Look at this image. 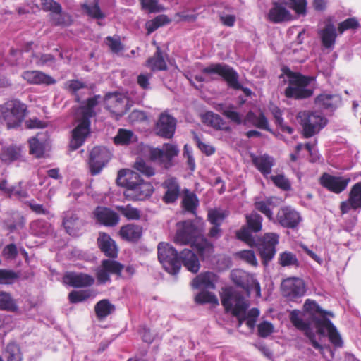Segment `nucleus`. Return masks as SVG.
Returning <instances> with one entry per match:
<instances>
[{"label":"nucleus","instance_id":"22","mask_svg":"<svg viewBox=\"0 0 361 361\" xmlns=\"http://www.w3.org/2000/svg\"><path fill=\"white\" fill-rule=\"evenodd\" d=\"M153 192V185L150 183L145 182L141 179L140 183L133 190L128 189L125 190L124 195L130 200H144L150 197Z\"/></svg>","mask_w":361,"mask_h":361},{"label":"nucleus","instance_id":"37","mask_svg":"<svg viewBox=\"0 0 361 361\" xmlns=\"http://www.w3.org/2000/svg\"><path fill=\"white\" fill-rule=\"evenodd\" d=\"M202 121L208 126L216 130L230 132L231 127L226 125V121L217 114L212 111L206 112L202 116Z\"/></svg>","mask_w":361,"mask_h":361},{"label":"nucleus","instance_id":"30","mask_svg":"<svg viewBox=\"0 0 361 361\" xmlns=\"http://www.w3.org/2000/svg\"><path fill=\"white\" fill-rule=\"evenodd\" d=\"M252 162L255 168L266 178L271 173L272 167L275 165L274 157L267 154L259 156L252 155Z\"/></svg>","mask_w":361,"mask_h":361},{"label":"nucleus","instance_id":"47","mask_svg":"<svg viewBox=\"0 0 361 361\" xmlns=\"http://www.w3.org/2000/svg\"><path fill=\"white\" fill-rule=\"evenodd\" d=\"M171 21V19L164 14L159 15L152 20L147 21L145 23V27L147 31V34L149 35L158 28L169 24Z\"/></svg>","mask_w":361,"mask_h":361},{"label":"nucleus","instance_id":"16","mask_svg":"<svg viewBox=\"0 0 361 361\" xmlns=\"http://www.w3.org/2000/svg\"><path fill=\"white\" fill-rule=\"evenodd\" d=\"M301 219L299 212L288 206L280 208L276 214L277 222L286 228H295Z\"/></svg>","mask_w":361,"mask_h":361},{"label":"nucleus","instance_id":"42","mask_svg":"<svg viewBox=\"0 0 361 361\" xmlns=\"http://www.w3.org/2000/svg\"><path fill=\"white\" fill-rule=\"evenodd\" d=\"M181 204L185 211L192 214H195L199 206V199L195 193L191 192L188 190H185Z\"/></svg>","mask_w":361,"mask_h":361},{"label":"nucleus","instance_id":"34","mask_svg":"<svg viewBox=\"0 0 361 361\" xmlns=\"http://www.w3.org/2000/svg\"><path fill=\"white\" fill-rule=\"evenodd\" d=\"M180 266L183 264L188 271L196 274L200 269V263L195 253L189 249H184L180 252Z\"/></svg>","mask_w":361,"mask_h":361},{"label":"nucleus","instance_id":"56","mask_svg":"<svg viewBox=\"0 0 361 361\" xmlns=\"http://www.w3.org/2000/svg\"><path fill=\"white\" fill-rule=\"evenodd\" d=\"M271 201L270 200L257 201L254 204L255 208L257 210L264 214L269 221H272L274 219V214L271 209Z\"/></svg>","mask_w":361,"mask_h":361},{"label":"nucleus","instance_id":"58","mask_svg":"<svg viewBox=\"0 0 361 361\" xmlns=\"http://www.w3.org/2000/svg\"><path fill=\"white\" fill-rule=\"evenodd\" d=\"M226 217V213L217 209H211L208 211L207 220L212 225L221 226Z\"/></svg>","mask_w":361,"mask_h":361},{"label":"nucleus","instance_id":"1","mask_svg":"<svg viewBox=\"0 0 361 361\" xmlns=\"http://www.w3.org/2000/svg\"><path fill=\"white\" fill-rule=\"evenodd\" d=\"M221 301L225 312H231L237 318L238 327L245 322L249 329L255 328L259 316V310L257 308H252L247 312L250 302L240 292L232 288H226L221 295Z\"/></svg>","mask_w":361,"mask_h":361},{"label":"nucleus","instance_id":"19","mask_svg":"<svg viewBox=\"0 0 361 361\" xmlns=\"http://www.w3.org/2000/svg\"><path fill=\"white\" fill-rule=\"evenodd\" d=\"M93 216L98 224L107 227H114L120 221L118 214L106 207H97L93 212Z\"/></svg>","mask_w":361,"mask_h":361},{"label":"nucleus","instance_id":"64","mask_svg":"<svg viewBox=\"0 0 361 361\" xmlns=\"http://www.w3.org/2000/svg\"><path fill=\"white\" fill-rule=\"evenodd\" d=\"M106 43L113 53H118L123 49L119 36L114 37L108 36L105 39Z\"/></svg>","mask_w":361,"mask_h":361},{"label":"nucleus","instance_id":"45","mask_svg":"<svg viewBox=\"0 0 361 361\" xmlns=\"http://www.w3.org/2000/svg\"><path fill=\"white\" fill-rule=\"evenodd\" d=\"M4 357L6 361H23L21 348L18 344L14 342H11L6 345Z\"/></svg>","mask_w":361,"mask_h":361},{"label":"nucleus","instance_id":"43","mask_svg":"<svg viewBox=\"0 0 361 361\" xmlns=\"http://www.w3.org/2000/svg\"><path fill=\"white\" fill-rule=\"evenodd\" d=\"M116 310L114 305L109 300L103 299L97 302L94 306V312L99 320H102L114 312Z\"/></svg>","mask_w":361,"mask_h":361},{"label":"nucleus","instance_id":"49","mask_svg":"<svg viewBox=\"0 0 361 361\" xmlns=\"http://www.w3.org/2000/svg\"><path fill=\"white\" fill-rule=\"evenodd\" d=\"M164 156V168L169 169L173 166L172 159L178 154L179 150L175 145L166 143L163 145Z\"/></svg>","mask_w":361,"mask_h":361},{"label":"nucleus","instance_id":"12","mask_svg":"<svg viewBox=\"0 0 361 361\" xmlns=\"http://www.w3.org/2000/svg\"><path fill=\"white\" fill-rule=\"evenodd\" d=\"M176 227L177 230L174 236V243L177 245H192L200 234L198 228L191 221L178 222Z\"/></svg>","mask_w":361,"mask_h":361},{"label":"nucleus","instance_id":"39","mask_svg":"<svg viewBox=\"0 0 361 361\" xmlns=\"http://www.w3.org/2000/svg\"><path fill=\"white\" fill-rule=\"evenodd\" d=\"M22 157V147L17 145H11L4 147L0 152L1 161L9 164L15 161L20 160Z\"/></svg>","mask_w":361,"mask_h":361},{"label":"nucleus","instance_id":"31","mask_svg":"<svg viewBox=\"0 0 361 361\" xmlns=\"http://www.w3.org/2000/svg\"><path fill=\"white\" fill-rule=\"evenodd\" d=\"M128 98L121 94H116L111 98L108 104V109L118 116H122L127 113L128 106Z\"/></svg>","mask_w":361,"mask_h":361},{"label":"nucleus","instance_id":"48","mask_svg":"<svg viewBox=\"0 0 361 361\" xmlns=\"http://www.w3.org/2000/svg\"><path fill=\"white\" fill-rule=\"evenodd\" d=\"M116 209L128 220H139L141 217L140 211L131 204L116 206Z\"/></svg>","mask_w":361,"mask_h":361},{"label":"nucleus","instance_id":"53","mask_svg":"<svg viewBox=\"0 0 361 361\" xmlns=\"http://www.w3.org/2000/svg\"><path fill=\"white\" fill-rule=\"evenodd\" d=\"M284 4L290 8L293 9L297 14L305 16L307 13V1L306 0H283Z\"/></svg>","mask_w":361,"mask_h":361},{"label":"nucleus","instance_id":"32","mask_svg":"<svg viewBox=\"0 0 361 361\" xmlns=\"http://www.w3.org/2000/svg\"><path fill=\"white\" fill-rule=\"evenodd\" d=\"M191 247L197 251L202 260L210 257L214 252V245L201 234L194 240Z\"/></svg>","mask_w":361,"mask_h":361},{"label":"nucleus","instance_id":"46","mask_svg":"<svg viewBox=\"0 0 361 361\" xmlns=\"http://www.w3.org/2000/svg\"><path fill=\"white\" fill-rule=\"evenodd\" d=\"M81 8L89 17L100 20L105 18V14L101 11L99 0H94L92 4H82Z\"/></svg>","mask_w":361,"mask_h":361},{"label":"nucleus","instance_id":"17","mask_svg":"<svg viewBox=\"0 0 361 361\" xmlns=\"http://www.w3.org/2000/svg\"><path fill=\"white\" fill-rule=\"evenodd\" d=\"M349 182L350 178L335 176L327 173H324L319 178V183L322 187L336 194H339L344 191Z\"/></svg>","mask_w":361,"mask_h":361},{"label":"nucleus","instance_id":"33","mask_svg":"<svg viewBox=\"0 0 361 361\" xmlns=\"http://www.w3.org/2000/svg\"><path fill=\"white\" fill-rule=\"evenodd\" d=\"M267 20L273 23H280L291 20L292 15L281 4L274 2V6L269 11Z\"/></svg>","mask_w":361,"mask_h":361},{"label":"nucleus","instance_id":"60","mask_svg":"<svg viewBox=\"0 0 361 361\" xmlns=\"http://www.w3.org/2000/svg\"><path fill=\"white\" fill-rule=\"evenodd\" d=\"M270 179L277 188L281 189L282 190L289 191L291 190V183L283 174L271 176Z\"/></svg>","mask_w":361,"mask_h":361},{"label":"nucleus","instance_id":"4","mask_svg":"<svg viewBox=\"0 0 361 361\" xmlns=\"http://www.w3.org/2000/svg\"><path fill=\"white\" fill-rule=\"evenodd\" d=\"M297 117L300 119L304 138H310L318 134L328 123V120L321 113L310 110L300 111Z\"/></svg>","mask_w":361,"mask_h":361},{"label":"nucleus","instance_id":"18","mask_svg":"<svg viewBox=\"0 0 361 361\" xmlns=\"http://www.w3.org/2000/svg\"><path fill=\"white\" fill-rule=\"evenodd\" d=\"M325 330L327 331L329 341L335 347H341L343 345L341 335L333 323L328 318L317 320V333L324 337L325 336Z\"/></svg>","mask_w":361,"mask_h":361},{"label":"nucleus","instance_id":"62","mask_svg":"<svg viewBox=\"0 0 361 361\" xmlns=\"http://www.w3.org/2000/svg\"><path fill=\"white\" fill-rule=\"evenodd\" d=\"M42 9L45 12L61 13L62 7L59 3L54 0H41Z\"/></svg>","mask_w":361,"mask_h":361},{"label":"nucleus","instance_id":"27","mask_svg":"<svg viewBox=\"0 0 361 361\" xmlns=\"http://www.w3.org/2000/svg\"><path fill=\"white\" fill-rule=\"evenodd\" d=\"M143 227L138 224H128L121 227L118 234L126 241L138 242L142 236Z\"/></svg>","mask_w":361,"mask_h":361},{"label":"nucleus","instance_id":"29","mask_svg":"<svg viewBox=\"0 0 361 361\" xmlns=\"http://www.w3.org/2000/svg\"><path fill=\"white\" fill-rule=\"evenodd\" d=\"M22 77L30 84L49 85L56 83L55 79L40 71H25Z\"/></svg>","mask_w":361,"mask_h":361},{"label":"nucleus","instance_id":"25","mask_svg":"<svg viewBox=\"0 0 361 361\" xmlns=\"http://www.w3.org/2000/svg\"><path fill=\"white\" fill-rule=\"evenodd\" d=\"M98 247L104 255L109 258L116 259L118 251L116 242L106 233H99L97 240Z\"/></svg>","mask_w":361,"mask_h":361},{"label":"nucleus","instance_id":"36","mask_svg":"<svg viewBox=\"0 0 361 361\" xmlns=\"http://www.w3.org/2000/svg\"><path fill=\"white\" fill-rule=\"evenodd\" d=\"M217 276L211 271H205L195 277L191 283L195 289L204 288L206 289H214Z\"/></svg>","mask_w":361,"mask_h":361},{"label":"nucleus","instance_id":"11","mask_svg":"<svg viewBox=\"0 0 361 361\" xmlns=\"http://www.w3.org/2000/svg\"><path fill=\"white\" fill-rule=\"evenodd\" d=\"M279 240V235L278 234L267 233L256 241V245L254 247H257L264 264H268L274 258Z\"/></svg>","mask_w":361,"mask_h":361},{"label":"nucleus","instance_id":"51","mask_svg":"<svg viewBox=\"0 0 361 361\" xmlns=\"http://www.w3.org/2000/svg\"><path fill=\"white\" fill-rule=\"evenodd\" d=\"M92 295L90 290H72L68 294V300L71 304H76L83 302Z\"/></svg>","mask_w":361,"mask_h":361},{"label":"nucleus","instance_id":"14","mask_svg":"<svg viewBox=\"0 0 361 361\" xmlns=\"http://www.w3.org/2000/svg\"><path fill=\"white\" fill-rule=\"evenodd\" d=\"M90 120L83 117L80 118L78 124L72 130L71 140L69 143V148L71 151L78 149L84 144L90 133Z\"/></svg>","mask_w":361,"mask_h":361},{"label":"nucleus","instance_id":"20","mask_svg":"<svg viewBox=\"0 0 361 361\" xmlns=\"http://www.w3.org/2000/svg\"><path fill=\"white\" fill-rule=\"evenodd\" d=\"M300 312L298 310H293L290 314V320L291 323L298 329L305 331L306 336L309 338L311 345L317 350H322L323 347L317 341L316 335L310 328L309 324L306 323L300 317Z\"/></svg>","mask_w":361,"mask_h":361},{"label":"nucleus","instance_id":"54","mask_svg":"<svg viewBox=\"0 0 361 361\" xmlns=\"http://www.w3.org/2000/svg\"><path fill=\"white\" fill-rule=\"evenodd\" d=\"M334 95L329 94H320L314 99V104L324 109H330L334 107Z\"/></svg>","mask_w":361,"mask_h":361},{"label":"nucleus","instance_id":"38","mask_svg":"<svg viewBox=\"0 0 361 361\" xmlns=\"http://www.w3.org/2000/svg\"><path fill=\"white\" fill-rule=\"evenodd\" d=\"M318 34L324 47L330 49L334 46L337 34L336 27L331 21L327 23L325 27L319 31Z\"/></svg>","mask_w":361,"mask_h":361},{"label":"nucleus","instance_id":"3","mask_svg":"<svg viewBox=\"0 0 361 361\" xmlns=\"http://www.w3.org/2000/svg\"><path fill=\"white\" fill-rule=\"evenodd\" d=\"M26 114L27 105L17 99H9L0 105V121L8 129L20 126Z\"/></svg>","mask_w":361,"mask_h":361},{"label":"nucleus","instance_id":"2","mask_svg":"<svg viewBox=\"0 0 361 361\" xmlns=\"http://www.w3.org/2000/svg\"><path fill=\"white\" fill-rule=\"evenodd\" d=\"M283 75L288 78L289 85L285 89L284 95L287 98L303 99L310 97L313 90L305 88L314 80L315 77L304 75L299 72L292 71L288 66L281 68Z\"/></svg>","mask_w":361,"mask_h":361},{"label":"nucleus","instance_id":"13","mask_svg":"<svg viewBox=\"0 0 361 361\" xmlns=\"http://www.w3.org/2000/svg\"><path fill=\"white\" fill-rule=\"evenodd\" d=\"M283 295L290 300H295L302 297L306 291L302 279L297 277L288 278L281 283Z\"/></svg>","mask_w":361,"mask_h":361},{"label":"nucleus","instance_id":"44","mask_svg":"<svg viewBox=\"0 0 361 361\" xmlns=\"http://www.w3.org/2000/svg\"><path fill=\"white\" fill-rule=\"evenodd\" d=\"M0 310L11 312H16L18 310L16 300L11 293L0 290Z\"/></svg>","mask_w":361,"mask_h":361},{"label":"nucleus","instance_id":"24","mask_svg":"<svg viewBox=\"0 0 361 361\" xmlns=\"http://www.w3.org/2000/svg\"><path fill=\"white\" fill-rule=\"evenodd\" d=\"M162 187L165 190L162 197V201L165 204H173L180 197V186L176 178L171 177L165 180L162 183Z\"/></svg>","mask_w":361,"mask_h":361},{"label":"nucleus","instance_id":"41","mask_svg":"<svg viewBox=\"0 0 361 361\" xmlns=\"http://www.w3.org/2000/svg\"><path fill=\"white\" fill-rule=\"evenodd\" d=\"M147 66L152 71L167 70L168 66L164 57V53L159 46H157L154 55L147 59Z\"/></svg>","mask_w":361,"mask_h":361},{"label":"nucleus","instance_id":"9","mask_svg":"<svg viewBox=\"0 0 361 361\" xmlns=\"http://www.w3.org/2000/svg\"><path fill=\"white\" fill-rule=\"evenodd\" d=\"M124 265L118 261L109 258L103 259L95 270V275L99 284H105L111 281V275L116 276L117 279L122 278V271Z\"/></svg>","mask_w":361,"mask_h":361},{"label":"nucleus","instance_id":"50","mask_svg":"<svg viewBox=\"0 0 361 361\" xmlns=\"http://www.w3.org/2000/svg\"><path fill=\"white\" fill-rule=\"evenodd\" d=\"M133 133L130 130L120 128L114 138V144L117 145H128L130 143Z\"/></svg>","mask_w":361,"mask_h":361},{"label":"nucleus","instance_id":"5","mask_svg":"<svg viewBox=\"0 0 361 361\" xmlns=\"http://www.w3.org/2000/svg\"><path fill=\"white\" fill-rule=\"evenodd\" d=\"M202 73L206 75L216 74L221 77L226 82L228 87L233 90H243L247 94L250 93V90L247 88H243L238 81L239 75L237 71L230 66L224 63H212L204 68Z\"/></svg>","mask_w":361,"mask_h":361},{"label":"nucleus","instance_id":"40","mask_svg":"<svg viewBox=\"0 0 361 361\" xmlns=\"http://www.w3.org/2000/svg\"><path fill=\"white\" fill-rule=\"evenodd\" d=\"M247 123H251L257 128L272 132L269 128L268 119L263 112H260L257 116L252 111H248L243 121L244 124H246Z\"/></svg>","mask_w":361,"mask_h":361},{"label":"nucleus","instance_id":"35","mask_svg":"<svg viewBox=\"0 0 361 361\" xmlns=\"http://www.w3.org/2000/svg\"><path fill=\"white\" fill-rule=\"evenodd\" d=\"M82 225L83 222L73 212H67L64 214L63 226L70 235H78Z\"/></svg>","mask_w":361,"mask_h":361},{"label":"nucleus","instance_id":"21","mask_svg":"<svg viewBox=\"0 0 361 361\" xmlns=\"http://www.w3.org/2000/svg\"><path fill=\"white\" fill-rule=\"evenodd\" d=\"M361 209V182H358L351 188L348 198L340 204L342 214H348L350 209Z\"/></svg>","mask_w":361,"mask_h":361},{"label":"nucleus","instance_id":"8","mask_svg":"<svg viewBox=\"0 0 361 361\" xmlns=\"http://www.w3.org/2000/svg\"><path fill=\"white\" fill-rule=\"evenodd\" d=\"M231 279L236 286L242 288L247 296H250L252 290H255L256 295L260 296V284L253 274L241 269H235L231 273Z\"/></svg>","mask_w":361,"mask_h":361},{"label":"nucleus","instance_id":"10","mask_svg":"<svg viewBox=\"0 0 361 361\" xmlns=\"http://www.w3.org/2000/svg\"><path fill=\"white\" fill-rule=\"evenodd\" d=\"M112 158L111 152L104 147L96 146L89 154L88 166L92 176L98 175Z\"/></svg>","mask_w":361,"mask_h":361},{"label":"nucleus","instance_id":"55","mask_svg":"<svg viewBox=\"0 0 361 361\" xmlns=\"http://www.w3.org/2000/svg\"><path fill=\"white\" fill-rule=\"evenodd\" d=\"M195 301L196 303L200 305L203 304H212V305H218V299L216 295L208 291H201L198 294L196 295L195 298Z\"/></svg>","mask_w":361,"mask_h":361},{"label":"nucleus","instance_id":"61","mask_svg":"<svg viewBox=\"0 0 361 361\" xmlns=\"http://www.w3.org/2000/svg\"><path fill=\"white\" fill-rule=\"evenodd\" d=\"M134 168L147 177H151L155 174L154 169L141 159L136 161L134 164Z\"/></svg>","mask_w":361,"mask_h":361},{"label":"nucleus","instance_id":"26","mask_svg":"<svg viewBox=\"0 0 361 361\" xmlns=\"http://www.w3.org/2000/svg\"><path fill=\"white\" fill-rule=\"evenodd\" d=\"M141 179L137 172L129 169H121L118 173L116 181L118 185L126 188L125 190H133Z\"/></svg>","mask_w":361,"mask_h":361},{"label":"nucleus","instance_id":"57","mask_svg":"<svg viewBox=\"0 0 361 361\" xmlns=\"http://www.w3.org/2000/svg\"><path fill=\"white\" fill-rule=\"evenodd\" d=\"M99 98V95H96L87 99V105L82 109L81 117L90 120L95 115L93 108L97 105Z\"/></svg>","mask_w":361,"mask_h":361},{"label":"nucleus","instance_id":"59","mask_svg":"<svg viewBox=\"0 0 361 361\" xmlns=\"http://www.w3.org/2000/svg\"><path fill=\"white\" fill-rule=\"evenodd\" d=\"M51 20L55 26H68L72 23L71 16L66 13H63L62 11L61 13L51 14Z\"/></svg>","mask_w":361,"mask_h":361},{"label":"nucleus","instance_id":"7","mask_svg":"<svg viewBox=\"0 0 361 361\" xmlns=\"http://www.w3.org/2000/svg\"><path fill=\"white\" fill-rule=\"evenodd\" d=\"M158 259L169 274H177L180 269V253L170 244L159 243L157 247Z\"/></svg>","mask_w":361,"mask_h":361},{"label":"nucleus","instance_id":"15","mask_svg":"<svg viewBox=\"0 0 361 361\" xmlns=\"http://www.w3.org/2000/svg\"><path fill=\"white\" fill-rule=\"evenodd\" d=\"M176 119L167 112H163L159 115L155 125L156 134L165 139H171L173 137L176 128Z\"/></svg>","mask_w":361,"mask_h":361},{"label":"nucleus","instance_id":"28","mask_svg":"<svg viewBox=\"0 0 361 361\" xmlns=\"http://www.w3.org/2000/svg\"><path fill=\"white\" fill-rule=\"evenodd\" d=\"M304 310L307 313H308L310 319L314 323L316 329L317 320H322L323 318H326V316H334L331 312L322 310L315 301L310 299L306 300L305 302Z\"/></svg>","mask_w":361,"mask_h":361},{"label":"nucleus","instance_id":"23","mask_svg":"<svg viewBox=\"0 0 361 361\" xmlns=\"http://www.w3.org/2000/svg\"><path fill=\"white\" fill-rule=\"evenodd\" d=\"M64 282L73 288H87L92 286L94 279L85 273L68 272L64 275Z\"/></svg>","mask_w":361,"mask_h":361},{"label":"nucleus","instance_id":"52","mask_svg":"<svg viewBox=\"0 0 361 361\" xmlns=\"http://www.w3.org/2000/svg\"><path fill=\"white\" fill-rule=\"evenodd\" d=\"M279 264L282 267L299 266L296 255L288 251L283 252L279 255Z\"/></svg>","mask_w":361,"mask_h":361},{"label":"nucleus","instance_id":"6","mask_svg":"<svg viewBox=\"0 0 361 361\" xmlns=\"http://www.w3.org/2000/svg\"><path fill=\"white\" fill-rule=\"evenodd\" d=\"M246 225L243 226L236 231V238L253 247L256 245V240L252 233H258L262 229V216L256 212L245 214Z\"/></svg>","mask_w":361,"mask_h":361},{"label":"nucleus","instance_id":"63","mask_svg":"<svg viewBox=\"0 0 361 361\" xmlns=\"http://www.w3.org/2000/svg\"><path fill=\"white\" fill-rule=\"evenodd\" d=\"M18 277V274L13 270L0 269V284H12Z\"/></svg>","mask_w":361,"mask_h":361}]
</instances>
